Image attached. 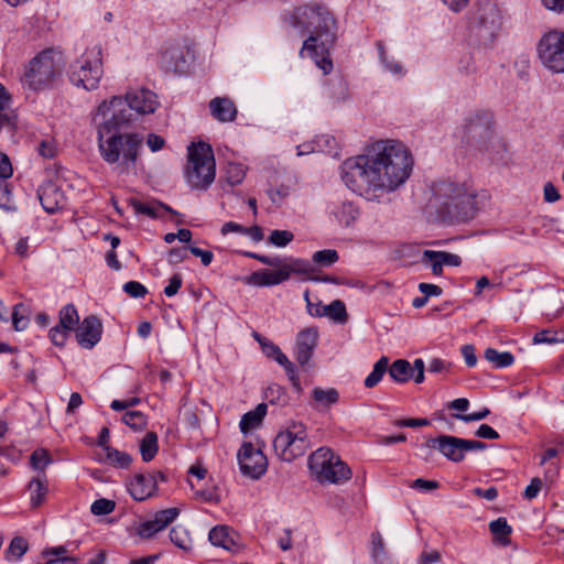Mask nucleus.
<instances>
[{"label":"nucleus","instance_id":"43","mask_svg":"<svg viewBox=\"0 0 564 564\" xmlns=\"http://www.w3.org/2000/svg\"><path fill=\"white\" fill-rule=\"evenodd\" d=\"M274 360L285 369L293 387L297 391H300L301 390L300 379L295 372L294 365L289 360V358L282 351L279 352L278 357Z\"/></svg>","mask_w":564,"mask_h":564},{"label":"nucleus","instance_id":"44","mask_svg":"<svg viewBox=\"0 0 564 564\" xmlns=\"http://www.w3.org/2000/svg\"><path fill=\"white\" fill-rule=\"evenodd\" d=\"M122 421L124 424L135 431H139L147 425V416L140 411L126 412L122 416Z\"/></svg>","mask_w":564,"mask_h":564},{"label":"nucleus","instance_id":"19","mask_svg":"<svg viewBox=\"0 0 564 564\" xmlns=\"http://www.w3.org/2000/svg\"><path fill=\"white\" fill-rule=\"evenodd\" d=\"M180 514L177 508H169L158 511L153 519L142 522L138 528V534L143 539H151L155 533L164 530Z\"/></svg>","mask_w":564,"mask_h":564},{"label":"nucleus","instance_id":"33","mask_svg":"<svg viewBox=\"0 0 564 564\" xmlns=\"http://www.w3.org/2000/svg\"><path fill=\"white\" fill-rule=\"evenodd\" d=\"M389 358L386 356H382L372 368V371L367 376L365 379V387L366 388H373L376 387L383 378V376L388 372L389 368Z\"/></svg>","mask_w":564,"mask_h":564},{"label":"nucleus","instance_id":"61","mask_svg":"<svg viewBox=\"0 0 564 564\" xmlns=\"http://www.w3.org/2000/svg\"><path fill=\"white\" fill-rule=\"evenodd\" d=\"M560 341L552 333V330L543 329L538 332L533 337L534 344H554Z\"/></svg>","mask_w":564,"mask_h":564},{"label":"nucleus","instance_id":"26","mask_svg":"<svg viewBox=\"0 0 564 564\" xmlns=\"http://www.w3.org/2000/svg\"><path fill=\"white\" fill-rule=\"evenodd\" d=\"M311 394L310 405L316 411H326L339 400V393L335 388L323 389L315 387Z\"/></svg>","mask_w":564,"mask_h":564},{"label":"nucleus","instance_id":"38","mask_svg":"<svg viewBox=\"0 0 564 564\" xmlns=\"http://www.w3.org/2000/svg\"><path fill=\"white\" fill-rule=\"evenodd\" d=\"M490 532L497 536L503 544L511 534L512 528L508 524L506 518H498L489 523Z\"/></svg>","mask_w":564,"mask_h":564},{"label":"nucleus","instance_id":"1","mask_svg":"<svg viewBox=\"0 0 564 564\" xmlns=\"http://www.w3.org/2000/svg\"><path fill=\"white\" fill-rule=\"evenodd\" d=\"M413 165L412 153L402 142L387 139L367 144L362 153L355 156L359 195L369 202H381L384 195L406 183Z\"/></svg>","mask_w":564,"mask_h":564},{"label":"nucleus","instance_id":"30","mask_svg":"<svg viewBox=\"0 0 564 564\" xmlns=\"http://www.w3.org/2000/svg\"><path fill=\"white\" fill-rule=\"evenodd\" d=\"M267 408L265 403H259L254 410L245 413L240 420V431L242 433H248L249 431L260 426L267 414Z\"/></svg>","mask_w":564,"mask_h":564},{"label":"nucleus","instance_id":"16","mask_svg":"<svg viewBox=\"0 0 564 564\" xmlns=\"http://www.w3.org/2000/svg\"><path fill=\"white\" fill-rule=\"evenodd\" d=\"M421 262L429 268L434 275H442L444 267H459L462 258L447 251L426 249L422 252Z\"/></svg>","mask_w":564,"mask_h":564},{"label":"nucleus","instance_id":"60","mask_svg":"<svg viewBox=\"0 0 564 564\" xmlns=\"http://www.w3.org/2000/svg\"><path fill=\"white\" fill-rule=\"evenodd\" d=\"M336 217L344 223L346 226H349L352 220V206L351 204L344 203L341 208L336 212Z\"/></svg>","mask_w":564,"mask_h":564},{"label":"nucleus","instance_id":"25","mask_svg":"<svg viewBox=\"0 0 564 564\" xmlns=\"http://www.w3.org/2000/svg\"><path fill=\"white\" fill-rule=\"evenodd\" d=\"M212 116L219 122H232L237 117L234 101L227 97H215L209 101Z\"/></svg>","mask_w":564,"mask_h":564},{"label":"nucleus","instance_id":"35","mask_svg":"<svg viewBox=\"0 0 564 564\" xmlns=\"http://www.w3.org/2000/svg\"><path fill=\"white\" fill-rule=\"evenodd\" d=\"M170 540L175 546L184 551L192 549V539L187 530L181 525H175L171 529Z\"/></svg>","mask_w":564,"mask_h":564},{"label":"nucleus","instance_id":"24","mask_svg":"<svg viewBox=\"0 0 564 564\" xmlns=\"http://www.w3.org/2000/svg\"><path fill=\"white\" fill-rule=\"evenodd\" d=\"M37 196L44 210L50 214H54L64 205L63 192L52 182L41 185Z\"/></svg>","mask_w":564,"mask_h":564},{"label":"nucleus","instance_id":"6","mask_svg":"<svg viewBox=\"0 0 564 564\" xmlns=\"http://www.w3.org/2000/svg\"><path fill=\"white\" fill-rule=\"evenodd\" d=\"M216 163L212 147L205 142L187 148L186 182L192 189L206 191L215 181Z\"/></svg>","mask_w":564,"mask_h":564},{"label":"nucleus","instance_id":"13","mask_svg":"<svg viewBox=\"0 0 564 564\" xmlns=\"http://www.w3.org/2000/svg\"><path fill=\"white\" fill-rule=\"evenodd\" d=\"M113 99H119L122 102V110L129 119V124L133 120L131 111H135L139 115H149L153 113L159 107L158 96L145 88L129 90L124 97L112 96L100 104H110L113 106Z\"/></svg>","mask_w":564,"mask_h":564},{"label":"nucleus","instance_id":"14","mask_svg":"<svg viewBox=\"0 0 564 564\" xmlns=\"http://www.w3.org/2000/svg\"><path fill=\"white\" fill-rule=\"evenodd\" d=\"M239 467L245 476L260 478L267 470V457L251 443H243L237 455Z\"/></svg>","mask_w":564,"mask_h":564},{"label":"nucleus","instance_id":"4","mask_svg":"<svg viewBox=\"0 0 564 564\" xmlns=\"http://www.w3.org/2000/svg\"><path fill=\"white\" fill-rule=\"evenodd\" d=\"M436 207L442 214L457 221H466L475 215V191L463 183L441 181L432 187Z\"/></svg>","mask_w":564,"mask_h":564},{"label":"nucleus","instance_id":"32","mask_svg":"<svg viewBox=\"0 0 564 564\" xmlns=\"http://www.w3.org/2000/svg\"><path fill=\"white\" fill-rule=\"evenodd\" d=\"M484 356L487 361L498 369L510 367L514 362V357L511 352L498 351L495 348H487Z\"/></svg>","mask_w":564,"mask_h":564},{"label":"nucleus","instance_id":"53","mask_svg":"<svg viewBox=\"0 0 564 564\" xmlns=\"http://www.w3.org/2000/svg\"><path fill=\"white\" fill-rule=\"evenodd\" d=\"M28 551V543L23 538H14L10 545L9 552L20 558Z\"/></svg>","mask_w":564,"mask_h":564},{"label":"nucleus","instance_id":"59","mask_svg":"<svg viewBox=\"0 0 564 564\" xmlns=\"http://www.w3.org/2000/svg\"><path fill=\"white\" fill-rule=\"evenodd\" d=\"M427 419H402L393 422L397 427H420L429 425Z\"/></svg>","mask_w":564,"mask_h":564},{"label":"nucleus","instance_id":"49","mask_svg":"<svg viewBox=\"0 0 564 564\" xmlns=\"http://www.w3.org/2000/svg\"><path fill=\"white\" fill-rule=\"evenodd\" d=\"M123 291L134 299L144 297L148 293L147 288L138 281H129L123 284Z\"/></svg>","mask_w":564,"mask_h":564},{"label":"nucleus","instance_id":"55","mask_svg":"<svg viewBox=\"0 0 564 564\" xmlns=\"http://www.w3.org/2000/svg\"><path fill=\"white\" fill-rule=\"evenodd\" d=\"M490 411L488 408H484L481 411L469 413V414H453V416L463 422H475L484 420L489 415Z\"/></svg>","mask_w":564,"mask_h":564},{"label":"nucleus","instance_id":"10","mask_svg":"<svg viewBox=\"0 0 564 564\" xmlns=\"http://www.w3.org/2000/svg\"><path fill=\"white\" fill-rule=\"evenodd\" d=\"M70 80L86 90H95L102 77L101 48L87 50L70 67Z\"/></svg>","mask_w":564,"mask_h":564},{"label":"nucleus","instance_id":"8","mask_svg":"<svg viewBox=\"0 0 564 564\" xmlns=\"http://www.w3.org/2000/svg\"><path fill=\"white\" fill-rule=\"evenodd\" d=\"M311 476L319 484H338L349 479L350 468L332 449L321 447L308 456Z\"/></svg>","mask_w":564,"mask_h":564},{"label":"nucleus","instance_id":"37","mask_svg":"<svg viewBox=\"0 0 564 564\" xmlns=\"http://www.w3.org/2000/svg\"><path fill=\"white\" fill-rule=\"evenodd\" d=\"M130 204L135 214L147 215L152 218L159 216L160 209L172 212V209L169 206H165L163 204H144L138 199H131Z\"/></svg>","mask_w":564,"mask_h":564},{"label":"nucleus","instance_id":"48","mask_svg":"<svg viewBox=\"0 0 564 564\" xmlns=\"http://www.w3.org/2000/svg\"><path fill=\"white\" fill-rule=\"evenodd\" d=\"M314 143L316 145L322 144V147L325 148V150H319V152H326V153L330 154L334 158L338 156V152L337 151L333 152V149H335L337 147V143H336V140H335L334 137L328 135V134L316 137L314 139Z\"/></svg>","mask_w":564,"mask_h":564},{"label":"nucleus","instance_id":"28","mask_svg":"<svg viewBox=\"0 0 564 564\" xmlns=\"http://www.w3.org/2000/svg\"><path fill=\"white\" fill-rule=\"evenodd\" d=\"M370 555L373 564H394L386 549L383 538L379 532L371 533Z\"/></svg>","mask_w":564,"mask_h":564},{"label":"nucleus","instance_id":"47","mask_svg":"<svg viewBox=\"0 0 564 564\" xmlns=\"http://www.w3.org/2000/svg\"><path fill=\"white\" fill-rule=\"evenodd\" d=\"M294 238V235L289 230H273L269 236V242L276 247H285Z\"/></svg>","mask_w":564,"mask_h":564},{"label":"nucleus","instance_id":"18","mask_svg":"<svg viewBox=\"0 0 564 564\" xmlns=\"http://www.w3.org/2000/svg\"><path fill=\"white\" fill-rule=\"evenodd\" d=\"M308 314L313 317H327L336 324H345L348 321V313L343 301L335 300L325 305L321 301L308 302Z\"/></svg>","mask_w":564,"mask_h":564},{"label":"nucleus","instance_id":"2","mask_svg":"<svg viewBox=\"0 0 564 564\" xmlns=\"http://www.w3.org/2000/svg\"><path fill=\"white\" fill-rule=\"evenodd\" d=\"M112 104H99L93 112L98 151L118 175L134 174L143 138L140 133L123 131L130 126L129 119L119 99H113Z\"/></svg>","mask_w":564,"mask_h":564},{"label":"nucleus","instance_id":"39","mask_svg":"<svg viewBox=\"0 0 564 564\" xmlns=\"http://www.w3.org/2000/svg\"><path fill=\"white\" fill-rule=\"evenodd\" d=\"M31 466L40 471L39 475L44 474V469L52 464V458L46 449H35L30 457Z\"/></svg>","mask_w":564,"mask_h":564},{"label":"nucleus","instance_id":"12","mask_svg":"<svg viewBox=\"0 0 564 564\" xmlns=\"http://www.w3.org/2000/svg\"><path fill=\"white\" fill-rule=\"evenodd\" d=\"M538 55L544 67L552 73H564V31L551 30L538 44Z\"/></svg>","mask_w":564,"mask_h":564},{"label":"nucleus","instance_id":"57","mask_svg":"<svg viewBox=\"0 0 564 564\" xmlns=\"http://www.w3.org/2000/svg\"><path fill=\"white\" fill-rule=\"evenodd\" d=\"M187 249L191 251L192 254H194L195 257H198L200 259L203 265H205V267L209 265L214 259V254L209 250H203L195 246H189Z\"/></svg>","mask_w":564,"mask_h":564},{"label":"nucleus","instance_id":"5","mask_svg":"<svg viewBox=\"0 0 564 564\" xmlns=\"http://www.w3.org/2000/svg\"><path fill=\"white\" fill-rule=\"evenodd\" d=\"M63 68L62 54L54 48H45L25 65L21 76L22 87L35 93L52 89Z\"/></svg>","mask_w":564,"mask_h":564},{"label":"nucleus","instance_id":"21","mask_svg":"<svg viewBox=\"0 0 564 564\" xmlns=\"http://www.w3.org/2000/svg\"><path fill=\"white\" fill-rule=\"evenodd\" d=\"M318 332L314 327L306 328L297 335L296 360L302 367H306L317 345Z\"/></svg>","mask_w":564,"mask_h":564},{"label":"nucleus","instance_id":"54","mask_svg":"<svg viewBox=\"0 0 564 564\" xmlns=\"http://www.w3.org/2000/svg\"><path fill=\"white\" fill-rule=\"evenodd\" d=\"M542 485V479H540L539 477L532 478L531 482L524 489L523 497L528 500L534 499L539 495Z\"/></svg>","mask_w":564,"mask_h":564},{"label":"nucleus","instance_id":"50","mask_svg":"<svg viewBox=\"0 0 564 564\" xmlns=\"http://www.w3.org/2000/svg\"><path fill=\"white\" fill-rule=\"evenodd\" d=\"M23 310L22 304H17L12 312V324L15 330H24L28 327L29 319L23 316L20 312Z\"/></svg>","mask_w":564,"mask_h":564},{"label":"nucleus","instance_id":"9","mask_svg":"<svg viewBox=\"0 0 564 564\" xmlns=\"http://www.w3.org/2000/svg\"><path fill=\"white\" fill-rule=\"evenodd\" d=\"M500 25V18L495 6L487 4L479 9L470 24L468 44L478 51L492 47Z\"/></svg>","mask_w":564,"mask_h":564},{"label":"nucleus","instance_id":"52","mask_svg":"<svg viewBox=\"0 0 564 564\" xmlns=\"http://www.w3.org/2000/svg\"><path fill=\"white\" fill-rule=\"evenodd\" d=\"M0 207L8 210L12 208L11 191L4 181H0Z\"/></svg>","mask_w":564,"mask_h":564},{"label":"nucleus","instance_id":"36","mask_svg":"<svg viewBox=\"0 0 564 564\" xmlns=\"http://www.w3.org/2000/svg\"><path fill=\"white\" fill-rule=\"evenodd\" d=\"M79 324V316L76 307L73 304H68L61 310L59 323L57 325L72 332L75 326Z\"/></svg>","mask_w":564,"mask_h":564},{"label":"nucleus","instance_id":"17","mask_svg":"<svg viewBox=\"0 0 564 564\" xmlns=\"http://www.w3.org/2000/svg\"><path fill=\"white\" fill-rule=\"evenodd\" d=\"M102 324L95 315L87 316L76 328V339L80 347L91 349L101 338Z\"/></svg>","mask_w":564,"mask_h":564},{"label":"nucleus","instance_id":"34","mask_svg":"<svg viewBox=\"0 0 564 564\" xmlns=\"http://www.w3.org/2000/svg\"><path fill=\"white\" fill-rule=\"evenodd\" d=\"M158 451V435L154 432H148L140 442V453L143 462H151Z\"/></svg>","mask_w":564,"mask_h":564},{"label":"nucleus","instance_id":"63","mask_svg":"<svg viewBox=\"0 0 564 564\" xmlns=\"http://www.w3.org/2000/svg\"><path fill=\"white\" fill-rule=\"evenodd\" d=\"M12 173L13 170L9 156L0 152V177L2 180L9 178Z\"/></svg>","mask_w":564,"mask_h":564},{"label":"nucleus","instance_id":"31","mask_svg":"<svg viewBox=\"0 0 564 564\" xmlns=\"http://www.w3.org/2000/svg\"><path fill=\"white\" fill-rule=\"evenodd\" d=\"M388 375L397 383H405L412 378V366L405 359H397L388 368Z\"/></svg>","mask_w":564,"mask_h":564},{"label":"nucleus","instance_id":"27","mask_svg":"<svg viewBox=\"0 0 564 564\" xmlns=\"http://www.w3.org/2000/svg\"><path fill=\"white\" fill-rule=\"evenodd\" d=\"M468 138L475 140L476 138L487 139L491 135L490 116L487 113L476 115L470 118L466 126Z\"/></svg>","mask_w":564,"mask_h":564},{"label":"nucleus","instance_id":"41","mask_svg":"<svg viewBox=\"0 0 564 564\" xmlns=\"http://www.w3.org/2000/svg\"><path fill=\"white\" fill-rule=\"evenodd\" d=\"M338 260V253L334 249H324L313 253L312 261L319 267H330Z\"/></svg>","mask_w":564,"mask_h":564},{"label":"nucleus","instance_id":"20","mask_svg":"<svg viewBox=\"0 0 564 564\" xmlns=\"http://www.w3.org/2000/svg\"><path fill=\"white\" fill-rule=\"evenodd\" d=\"M426 446L437 449L447 459L458 463L464 459L462 438L451 435H441L435 438H430Z\"/></svg>","mask_w":564,"mask_h":564},{"label":"nucleus","instance_id":"29","mask_svg":"<svg viewBox=\"0 0 564 564\" xmlns=\"http://www.w3.org/2000/svg\"><path fill=\"white\" fill-rule=\"evenodd\" d=\"M29 490H30V503L32 508H37L42 505L44 501L47 491V480L45 474L37 475L36 477L32 478L29 482Z\"/></svg>","mask_w":564,"mask_h":564},{"label":"nucleus","instance_id":"51","mask_svg":"<svg viewBox=\"0 0 564 564\" xmlns=\"http://www.w3.org/2000/svg\"><path fill=\"white\" fill-rule=\"evenodd\" d=\"M69 332V329L56 325L50 330V338L54 345L63 346L67 339V335Z\"/></svg>","mask_w":564,"mask_h":564},{"label":"nucleus","instance_id":"7","mask_svg":"<svg viewBox=\"0 0 564 564\" xmlns=\"http://www.w3.org/2000/svg\"><path fill=\"white\" fill-rule=\"evenodd\" d=\"M311 446L307 427L301 421L288 422L273 440L276 456L288 463L305 455Z\"/></svg>","mask_w":564,"mask_h":564},{"label":"nucleus","instance_id":"15","mask_svg":"<svg viewBox=\"0 0 564 564\" xmlns=\"http://www.w3.org/2000/svg\"><path fill=\"white\" fill-rule=\"evenodd\" d=\"M158 479L166 480L162 471L137 474L128 486L130 495L137 501L150 498L158 489Z\"/></svg>","mask_w":564,"mask_h":564},{"label":"nucleus","instance_id":"46","mask_svg":"<svg viewBox=\"0 0 564 564\" xmlns=\"http://www.w3.org/2000/svg\"><path fill=\"white\" fill-rule=\"evenodd\" d=\"M116 503L112 500L100 498L93 502L90 507L91 513L95 516H106L115 510Z\"/></svg>","mask_w":564,"mask_h":564},{"label":"nucleus","instance_id":"22","mask_svg":"<svg viewBox=\"0 0 564 564\" xmlns=\"http://www.w3.org/2000/svg\"><path fill=\"white\" fill-rule=\"evenodd\" d=\"M162 64L167 70L182 74L189 65V52L181 45L171 46L163 52Z\"/></svg>","mask_w":564,"mask_h":564},{"label":"nucleus","instance_id":"62","mask_svg":"<svg viewBox=\"0 0 564 564\" xmlns=\"http://www.w3.org/2000/svg\"><path fill=\"white\" fill-rule=\"evenodd\" d=\"M475 435L486 440H498L500 437L499 433L488 424H481L475 432Z\"/></svg>","mask_w":564,"mask_h":564},{"label":"nucleus","instance_id":"45","mask_svg":"<svg viewBox=\"0 0 564 564\" xmlns=\"http://www.w3.org/2000/svg\"><path fill=\"white\" fill-rule=\"evenodd\" d=\"M378 48H379V56H380L382 64L384 65V68L393 75L402 76L404 74L403 66L398 61H394L393 58L389 59L380 43L378 44Z\"/></svg>","mask_w":564,"mask_h":564},{"label":"nucleus","instance_id":"40","mask_svg":"<svg viewBox=\"0 0 564 564\" xmlns=\"http://www.w3.org/2000/svg\"><path fill=\"white\" fill-rule=\"evenodd\" d=\"M246 176V169L240 163H228L226 167V181L229 185L240 184Z\"/></svg>","mask_w":564,"mask_h":564},{"label":"nucleus","instance_id":"3","mask_svg":"<svg viewBox=\"0 0 564 564\" xmlns=\"http://www.w3.org/2000/svg\"><path fill=\"white\" fill-rule=\"evenodd\" d=\"M284 21L297 30L301 36L310 33L300 55L310 56L324 75L329 74L333 63L328 50L336 40V22L330 12L321 6H301L285 15Z\"/></svg>","mask_w":564,"mask_h":564},{"label":"nucleus","instance_id":"58","mask_svg":"<svg viewBox=\"0 0 564 564\" xmlns=\"http://www.w3.org/2000/svg\"><path fill=\"white\" fill-rule=\"evenodd\" d=\"M37 151L41 156L45 159H52L56 154V147L53 141L43 140L40 142Z\"/></svg>","mask_w":564,"mask_h":564},{"label":"nucleus","instance_id":"42","mask_svg":"<svg viewBox=\"0 0 564 564\" xmlns=\"http://www.w3.org/2000/svg\"><path fill=\"white\" fill-rule=\"evenodd\" d=\"M107 458L119 468H127L131 462L132 457L126 453L120 452L113 447H106Z\"/></svg>","mask_w":564,"mask_h":564},{"label":"nucleus","instance_id":"64","mask_svg":"<svg viewBox=\"0 0 564 564\" xmlns=\"http://www.w3.org/2000/svg\"><path fill=\"white\" fill-rule=\"evenodd\" d=\"M464 360L468 367H475L477 357L473 345H464L460 349Z\"/></svg>","mask_w":564,"mask_h":564},{"label":"nucleus","instance_id":"56","mask_svg":"<svg viewBox=\"0 0 564 564\" xmlns=\"http://www.w3.org/2000/svg\"><path fill=\"white\" fill-rule=\"evenodd\" d=\"M182 282V276L180 274H173L169 280V284L164 288V294L169 297L175 295L181 289Z\"/></svg>","mask_w":564,"mask_h":564},{"label":"nucleus","instance_id":"11","mask_svg":"<svg viewBox=\"0 0 564 564\" xmlns=\"http://www.w3.org/2000/svg\"><path fill=\"white\" fill-rule=\"evenodd\" d=\"M273 270H259L251 273L246 283L256 286H273L288 281L292 273L305 274L311 271L310 264L301 259L280 258L279 265H271Z\"/></svg>","mask_w":564,"mask_h":564},{"label":"nucleus","instance_id":"23","mask_svg":"<svg viewBox=\"0 0 564 564\" xmlns=\"http://www.w3.org/2000/svg\"><path fill=\"white\" fill-rule=\"evenodd\" d=\"M238 533L228 525H216L208 534V540L214 546L223 547L230 552L239 550Z\"/></svg>","mask_w":564,"mask_h":564}]
</instances>
